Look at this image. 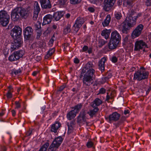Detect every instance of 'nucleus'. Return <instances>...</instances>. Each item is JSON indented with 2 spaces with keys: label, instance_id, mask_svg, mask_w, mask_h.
Returning a JSON list of instances; mask_svg holds the SVG:
<instances>
[{
  "label": "nucleus",
  "instance_id": "nucleus-4",
  "mask_svg": "<svg viewBox=\"0 0 151 151\" xmlns=\"http://www.w3.org/2000/svg\"><path fill=\"white\" fill-rule=\"evenodd\" d=\"M28 12L25 9L21 7H18L14 9L12 12L11 17L14 20L18 19L20 16L24 18H26L28 15Z\"/></svg>",
  "mask_w": 151,
  "mask_h": 151
},
{
  "label": "nucleus",
  "instance_id": "nucleus-14",
  "mask_svg": "<svg viewBox=\"0 0 151 151\" xmlns=\"http://www.w3.org/2000/svg\"><path fill=\"white\" fill-rule=\"evenodd\" d=\"M116 0H104V10H110L114 4Z\"/></svg>",
  "mask_w": 151,
  "mask_h": 151
},
{
  "label": "nucleus",
  "instance_id": "nucleus-16",
  "mask_svg": "<svg viewBox=\"0 0 151 151\" xmlns=\"http://www.w3.org/2000/svg\"><path fill=\"white\" fill-rule=\"evenodd\" d=\"M120 117V114L115 112L110 115L109 116V121H116L119 120Z\"/></svg>",
  "mask_w": 151,
  "mask_h": 151
},
{
  "label": "nucleus",
  "instance_id": "nucleus-25",
  "mask_svg": "<svg viewBox=\"0 0 151 151\" xmlns=\"http://www.w3.org/2000/svg\"><path fill=\"white\" fill-rule=\"evenodd\" d=\"M82 106V104H78L74 107H72V109L77 114L78 113Z\"/></svg>",
  "mask_w": 151,
  "mask_h": 151
},
{
  "label": "nucleus",
  "instance_id": "nucleus-1",
  "mask_svg": "<svg viewBox=\"0 0 151 151\" xmlns=\"http://www.w3.org/2000/svg\"><path fill=\"white\" fill-rule=\"evenodd\" d=\"M95 73V70L93 69H90L85 70L83 69L81 74L83 77V83L86 86H89L93 83V79Z\"/></svg>",
  "mask_w": 151,
  "mask_h": 151
},
{
  "label": "nucleus",
  "instance_id": "nucleus-62",
  "mask_svg": "<svg viewBox=\"0 0 151 151\" xmlns=\"http://www.w3.org/2000/svg\"><path fill=\"white\" fill-rule=\"evenodd\" d=\"M129 111L128 110H125L124 111V114L125 115H126L127 114H129Z\"/></svg>",
  "mask_w": 151,
  "mask_h": 151
},
{
  "label": "nucleus",
  "instance_id": "nucleus-52",
  "mask_svg": "<svg viewBox=\"0 0 151 151\" xmlns=\"http://www.w3.org/2000/svg\"><path fill=\"white\" fill-rule=\"evenodd\" d=\"M5 110L2 109L1 112H0V116H3L5 113Z\"/></svg>",
  "mask_w": 151,
  "mask_h": 151
},
{
  "label": "nucleus",
  "instance_id": "nucleus-60",
  "mask_svg": "<svg viewBox=\"0 0 151 151\" xmlns=\"http://www.w3.org/2000/svg\"><path fill=\"white\" fill-rule=\"evenodd\" d=\"M38 73V71H34L33 72L32 75L34 76H35L37 75Z\"/></svg>",
  "mask_w": 151,
  "mask_h": 151
},
{
  "label": "nucleus",
  "instance_id": "nucleus-22",
  "mask_svg": "<svg viewBox=\"0 0 151 151\" xmlns=\"http://www.w3.org/2000/svg\"><path fill=\"white\" fill-rule=\"evenodd\" d=\"M102 103V101L101 100L98 98H96L93 101L91 104V106L93 107L99 106Z\"/></svg>",
  "mask_w": 151,
  "mask_h": 151
},
{
  "label": "nucleus",
  "instance_id": "nucleus-32",
  "mask_svg": "<svg viewBox=\"0 0 151 151\" xmlns=\"http://www.w3.org/2000/svg\"><path fill=\"white\" fill-rule=\"evenodd\" d=\"M49 144L48 142H46L40 148L39 151H46L49 146Z\"/></svg>",
  "mask_w": 151,
  "mask_h": 151
},
{
  "label": "nucleus",
  "instance_id": "nucleus-24",
  "mask_svg": "<svg viewBox=\"0 0 151 151\" xmlns=\"http://www.w3.org/2000/svg\"><path fill=\"white\" fill-rule=\"evenodd\" d=\"M123 5L128 8H131L133 6V2L132 0H125L124 1Z\"/></svg>",
  "mask_w": 151,
  "mask_h": 151
},
{
  "label": "nucleus",
  "instance_id": "nucleus-53",
  "mask_svg": "<svg viewBox=\"0 0 151 151\" xmlns=\"http://www.w3.org/2000/svg\"><path fill=\"white\" fill-rule=\"evenodd\" d=\"M65 85H63L61 86L59 88V90L60 91H62L65 87Z\"/></svg>",
  "mask_w": 151,
  "mask_h": 151
},
{
  "label": "nucleus",
  "instance_id": "nucleus-6",
  "mask_svg": "<svg viewBox=\"0 0 151 151\" xmlns=\"http://www.w3.org/2000/svg\"><path fill=\"white\" fill-rule=\"evenodd\" d=\"M63 139L60 137L55 138L48 148L49 151H56L60 145Z\"/></svg>",
  "mask_w": 151,
  "mask_h": 151
},
{
  "label": "nucleus",
  "instance_id": "nucleus-8",
  "mask_svg": "<svg viewBox=\"0 0 151 151\" xmlns=\"http://www.w3.org/2000/svg\"><path fill=\"white\" fill-rule=\"evenodd\" d=\"M24 54V50H20L16 51L10 55L9 59L10 61H15L22 57Z\"/></svg>",
  "mask_w": 151,
  "mask_h": 151
},
{
  "label": "nucleus",
  "instance_id": "nucleus-48",
  "mask_svg": "<svg viewBox=\"0 0 151 151\" xmlns=\"http://www.w3.org/2000/svg\"><path fill=\"white\" fill-rule=\"evenodd\" d=\"M146 5L147 6H150L151 5V0H147L146 2Z\"/></svg>",
  "mask_w": 151,
  "mask_h": 151
},
{
  "label": "nucleus",
  "instance_id": "nucleus-58",
  "mask_svg": "<svg viewBox=\"0 0 151 151\" xmlns=\"http://www.w3.org/2000/svg\"><path fill=\"white\" fill-rule=\"evenodd\" d=\"M53 42H54V40L52 39H51L50 40V41L49 42V43L50 45L51 44V45L53 44Z\"/></svg>",
  "mask_w": 151,
  "mask_h": 151
},
{
  "label": "nucleus",
  "instance_id": "nucleus-51",
  "mask_svg": "<svg viewBox=\"0 0 151 151\" xmlns=\"http://www.w3.org/2000/svg\"><path fill=\"white\" fill-rule=\"evenodd\" d=\"M74 62L75 63L78 64L79 63V60L78 58H76L74 59Z\"/></svg>",
  "mask_w": 151,
  "mask_h": 151
},
{
  "label": "nucleus",
  "instance_id": "nucleus-46",
  "mask_svg": "<svg viewBox=\"0 0 151 151\" xmlns=\"http://www.w3.org/2000/svg\"><path fill=\"white\" fill-rule=\"evenodd\" d=\"M12 92L8 91L7 93H6V96L8 98L10 99L12 97Z\"/></svg>",
  "mask_w": 151,
  "mask_h": 151
},
{
  "label": "nucleus",
  "instance_id": "nucleus-2",
  "mask_svg": "<svg viewBox=\"0 0 151 151\" xmlns=\"http://www.w3.org/2000/svg\"><path fill=\"white\" fill-rule=\"evenodd\" d=\"M121 40V35L117 31L112 32L111 34L110 41L108 44L109 48L111 50L116 48Z\"/></svg>",
  "mask_w": 151,
  "mask_h": 151
},
{
  "label": "nucleus",
  "instance_id": "nucleus-33",
  "mask_svg": "<svg viewBox=\"0 0 151 151\" xmlns=\"http://www.w3.org/2000/svg\"><path fill=\"white\" fill-rule=\"evenodd\" d=\"M110 29H107L104 28V38L107 39L109 38V35L111 33Z\"/></svg>",
  "mask_w": 151,
  "mask_h": 151
},
{
  "label": "nucleus",
  "instance_id": "nucleus-28",
  "mask_svg": "<svg viewBox=\"0 0 151 151\" xmlns=\"http://www.w3.org/2000/svg\"><path fill=\"white\" fill-rule=\"evenodd\" d=\"M55 50V49L54 48L50 49L48 51L47 55L45 56V58L47 59L49 58L54 53Z\"/></svg>",
  "mask_w": 151,
  "mask_h": 151
},
{
  "label": "nucleus",
  "instance_id": "nucleus-39",
  "mask_svg": "<svg viewBox=\"0 0 151 151\" xmlns=\"http://www.w3.org/2000/svg\"><path fill=\"white\" fill-rule=\"evenodd\" d=\"M39 12H40L34 11V14L33 17L34 20H35L37 19Z\"/></svg>",
  "mask_w": 151,
  "mask_h": 151
},
{
  "label": "nucleus",
  "instance_id": "nucleus-43",
  "mask_svg": "<svg viewBox=\"0 0 151 151\" xmlns=\"http://www.w3.org/2000/svg\"><path fill=\"white\" fill-rule=\"evenodd\" d=\"M67 0H59V3L61 5H65L67 2Z\"/></svg>",
  "mask_w": 151,
  "mask_h": 151
},
{
  "label": "nucleus",
  "instance_id": "nucleus-20",
  "mask_svg": "<svg viewBox=\"0 0 151 151\" xmlns=\"http://www.w3.org/2000/svg\"><path fill=\"white\" fill-rule=\"evenodd\" d=\"M77 113L73 109L69 112L67 115V117L69 120H71L74 118Z\"/></svg>",
  "mask_w": 151,
  "mask_h": 151
},
{
  "label": "nucleus",
  "instance_id": "nucleus-40",
  "mask_svg": "<svg viewBox=\"0 0 151 151\" xmlns=\"http://www.w3.org/2000/svg\"><path fill=\"white\" fill-rule=\"evenodd\" d=\"M134 12L133 9L129 10L127 17H132V16L134 14Z\"/></svg>",
  "mask_w": 151,
  "mask_h": 151
},
{
  "label": "nucleus",
  "instance_id": "nucleus-3",
  "mask_svg": "<svg viewBox=\"0 0 151 151\" xmlns=\"http://www.w3.org/2000/svg\"><path fill=\"white\" fill-rule=\"evenodd\" d=\"M137 19L134 17H127L125 21L120 25L122 32L124 33H127L129 29L134 27L136 24Z\"/></svg>",
  "mask_w": 151,
  "mask_h": 151
},
{
  "label": "nucleus",
  "instance_id": "nucleus-45",
  "mask_svg": "<svg viewBox=\"0 0 151 151\" xmlns=\"http://www.w3.org/2000/svg\"><path fill=\"white\" fill-rule=\"evenodd\" d=\"M104 45V41L103 40H100L99 42V47H101Z\"/></svg>",
  "mask_w": 151,
  "mask_h": 151
},
{
  "label": "nucleus",
  "instance_id": "nucleus-44",
  "mask_svg": "<svg viewBox=\"0 0 151 151\" xmlns=\"http://www.w3.org/2000/svg\"><path fill=\"white\" fill-rule=\"evenodd\" d=\"M21 70L19 68L18 69L15 70L14 71V73L17 75L20 74L21 73Z\"/></svg>",
  "mask_w": 151,
  "mask_h": 151
},
{
  "label": "nucleus",
  "instance_id": "nucleus-19",
  "mask_svg": "<svg viewBox=\"0 0 151 151\" xmlns=\"http://www.w3.org/2000/svg\"><path fill=\"white\" fill-rule=\"evenodd\" d=\"M63 12H57L54 14L53 17L55 20L57 21L59 20L63 16Z\"/></svg>",
  "mask_w": 151,
  "mask_h": 151
},
{
  "label": "nucleus",
  "instance_id": "nucleus-5",
  "mask_svg": "<svg viewBox=\"0 0 151 151\" xmlns=\"http://www.w3.org/2000/svg\"><path fill=\"white\" fill-rule=\"evenodd\" d=\"M149 73L146 71L143 67L140 68L139 69L134 73L133 79L134 80L140 81L148 78Z\"/></svg>",
  "mask_w": 151,
  "mask_h": 151
},
{
  "label": "nucleus",
  "instance_id": "nucleus-41",
  "mask_svg": "<svg viewBox=\"0 0 151 151\" xmlns=\"http://www.w3.org/2000/svg\"><path fill=\"white\" fill-rule=\"evenodd\" d=\"M81 0H70L71 4H78L81 2Z\"/></svg>",
  "mask_w": 151,
  "mask_h": 151
},
{
  "label": "nucleus",
  "instance_id": "nucleus-17",
  "mask_svg": "<svg viewBox=\"0 0 151 151\" xmlns=\"http://www.w3.org/2000/svg\"><path fill=\"white\" fill-rule=\"evenodd\" d=\"M52 16L51 15L48 14L46 15L43 18V25L50 23L52 20Z\"/></svg>",
  "mask_w": 151,
  "mask_h": 151
},
{
  "label": "nucleus",
  "instance_id": "nucleus-23",
  "mask_svg": "<svg viewBox=\"0 0 151 151\" xmlns=\"http://www.w3.org/2000/svg\"><path fill=\"white\" fill-rule=\"evenodd\" d=\"M99 109L97 107H94L93 109H90L87 113L91 117H93L98 111Z\"/></svg>",
  "mask_w": 151,
  "mask_h": 151
},
{
  "label": "nucleus",
  "instance_id": "nucleus-27",
  "mask_svg": "<svg viewBox=\"0 0 151 151\" xmlns=\"http://www.w3.org/2000/svg\"><path fill=\"white\" fill-rule=\"evenodd\" d=\"M99 68L101 72L104 71V58H102L99 62Z\"/></svg>",
  "mask_w": 151,
  "mask_h": 151
},
{
  "label": "nucleus",
  "instance_id": "nucleus-54",
  "mask_svg": "<svg viewBox=\"0 0 151 151\" xmlns=\"http://www.w3.org/2000/svg\"><path fill=\"white\" fill-rule=\"evenodd\" d=\"M11 112L13 116H15L16 114V111L14 110H12Z\"/></svg>",
  "mask_w": 151,
  "mask_h": 151
},
{
  "label": "nucleus",
  "instance_id": "nucleus-30",
  "mask_svg": "<svg viewBox=\"0 0 151 151\" xmlns=\"http://www.w3.org/2000/svg\"><path fill=\"white\" fill-rule=\"evenodd\" d=\"M111 17L110 14H108L104 20V27L109 25L111 21Z\"/></svg>",
  "mask_w": 151,
  "mask_h": 151
},
{
  "label": "nucleus",
  "instance_id": "nucleus-57",
  "mask_svg": "<svg viewBox=\"0 0 151 151\" xmlns=\"http://www.w3.org/2000/svg\"><path fill=\"white\" fill-rule=\"evenodd\" d=\"M36 45H37V43H34L32 45V47L33 48H35L37 47Z\"/></svg>",
  "mask_w": 151,
  "mask_h": 151
},
{
  "label": "nucleus",
  "instance_id": "nucleus-49",
  "mask_svg": "<svg viewBox=\"0 0 151 151\" xmlns=\"http://www.w3.org/2000/svg\"><path fill=\"white\" fill-rule=\"evenodd\" d=\"M88 10L91 12H93L95 11L94 9L92 7H89L88 8Z\"/></svg>",
  "mask_w": 151,
  "mask_h": 151
},
{
  "label": "nucleus",
  "instance_id": "nucleus-12",
  "mask_svg": "<svg viewBox=\"0 0 151 151\" xmlns=\"http://www.w3.org/2000/svg\"><path fill=\"white\" fill-rule=\"evenodd\" d=\"M22 41L21 38L17 39L12 43L10 50L12 51L15 49L20 47L22 45Z\"/></svg>",
  "mask_w": 151,
  "mask_h": 151
},
{
  "label": "nucleus",
  "instance_id": "nucleus-55",
  "mask_svg": "<svg viewBox=\"0 0 151 151\" xmlns=\"http://www.w3.org/2000/svg\"><path fill=\"white\" fill-rule=\"evenodd\" d=\"M88 49V47L86 46H84L83 48V50L84 51H87Z\"/></svg>",
  "mask_w": 151,
  "mask_h": 151
},
{
  "label": "nucleus",
  "instance_id": "nucleus-37",
  "mask_svg": "<svg viewBox=\"0 0 151 151\" xmlns=\"http://www.w3.org/2000/svg\"><path fill=\"white\" fill-rule=\"evenodd\" d=\"M15 109H19L21 108V102L20 101H16L15 102Z\"/></svg>",
  "mask_w": 151,
  "mask_h": 151
},
{
  "label": "nucleus",
  "instance_id": "nucleus-42",
  "mask_svg": "<svg viewBox=\"0 0 151 151\" xmlns=\"http://www.w3.org/2000/svg\"><path fill=\"white\" fill-rule=\"evenodd\" d=\"M111 60L112 62L116 63L118 61V58L115 56H113L111 58Z\"/></svg>",
  "mask_w": 151,
  "mask_h": 151
},
{
  "label": "nucleus",
  "instance_id": "nucleus-56",
  "mask_svg": "<svg viewBox=\"0 0 151 151\" xmlns=\"http://www.w3.org/2000/svg\"><path fill=\"white\" fill-rule=\"evenodd\" d=\"M142 15L141 13H139L137 14V16H134V17L137 19V18L141 17Z\"/></svg>",
  "mask_w": 151,
  "mask_h": 151
},
{
  "label": "nucleus",
  "instance_id": "nucleus-38",
  "mask_svg": "<svg viewBox=\"0 0 151 151\" xmlns=\"http://www.w3.org/2000/svg\"><path fill=\"white\" fill-rule=\"evenodd\" d=\"M94 143L91 141H88L86 143V146L88 148H91L93 147Z\"/></svg>",
  "mask_w": 151,
  "mask_h": 151
},
{
  "label": "nucleus",
  "instance_id": "nucleus-36",
  "mask_svg": "<svg viewBox=\"0 0 151 151\" xmlns=\"http://www.w3.org/2000/svg\"><path fill=\"white\" fill-rule=\"evenodd\" d=\"M115 17L117 19H120L122 17L121 13L119 12H116L115 13Z\"/></svg>",
  "mask_w": 151,
  "mask_h": 151
},
{
  "label": "nucleus",
  "instance_id": "nucleus-21",
  "mask_svg": "<svg viewBox=\"0 0 151 151\" xmlns=\"http://www.w3.org/2000/svg\"><path fill=\"white\" fill-rule=\"evenodd\" d=\"M32 32V29L30 27H27L23 31L24 35L27 36V37L30 36Z\"/></svg>",
  "mask_w": 151,
  "mask_h": 151
},
{
  "label": "nucleus",
  "instance_id": "nucleus-31",
  "mask_svg": "<svg viewBox=\"0 0 151 151\" xmlns=\"http://www.w3.org/2000/svg\"><path fill=\"white\" fill-rule=\"evenodd\" d=\"M129 37L127 35L126 36L123 37L122 39L123 41V45H127L130 43V42L129 41Z\"/></svg>",
  "mask_w": 151,
  "mask_h": 151
},
{
  "label": "nucleus",
  "instance_id": "nucleus-15",
  "mask_svg": "<svg viewBox=\"0 0 151 151\" xmlns=\"http://www.w3.org/2000/svg\"><path fill=\"white\" fill-rule=\"evenodd\" d=\"M40 2L41 6L43 9H50L51 7L50 0H40Z\"/></svg>",
  "mask_w": 151,
  "mask_h": 151
},
{
  "label": "nucleus",
  "instance_id": "nucleus-61",
  "mask_svg": "<svg viewBox=\"0 0 151 151\" xmlns=\"http://www.w3.org/2000/svg\"><path fill=\"white\" fill-rule=\"evenodd\" d=\"M110 98V96L108 95V93H107V95L106 96V101H108L109 100V99Z\"/></svg>",
  "mask_w": 151,
  "mask_h": 151
},
{
  "label": "nucleus",
  "instance_id": "nucleus-35",
  "mask_svg": "<svg viewBox=\"0 0 151 151\" xmlns=\"http://www.w3.org/2000/svg\"><path fill=\"white\" fill-rule=\"evenodd\" d=\"M71 31L70 26H68L67 27L64 29V33L65 34L70 32Z\"/></svg>",
  "mask_w": 151,
  "mask_h": 151
},
{
  "label": "nucleus",
  "instance_id": "nucleus-63",
  "mask_svg": "<svg viewBox=\"0 0 151 151\" xmlns=\"http://www.w3.org/2000/svg\"><path fill=\"white\" fill-rule=\"evenodd\" d=\"M122 0H119L117 2V4L118 5H121L122 4Z\"/></svg>",
  "mask_w": 151,
  "mask_h": 151
},
{
  "label": "nucleus",
  "instance_id": "nucleus-9",
  "mask_svg": "<svg viewBox=\"0 0 151 151\" xmlns=\"http://www.w3.org/2000/svg\"><path fill=\"white\" fill-rule=\"evenodd\" d=\"M145 47L149 48L145 42L143 40H137L135 42L134 45L135 51H139Z\"/></svg>",
  "mask_w": 151,
  "mask_h": 151
},
{
  "label": "nucleus",
  "instance_id": "nucleus-50",
  "mask_svg": "<svg viewBox=\"0 0 151 151\" xmlns=\"http://www.w3.org/2000/svg\"><path fill=\"white\" fill-rule=\"evenodd\" d=\"M8 91L10 92H12L13 91V88L11 86H9L8 87Z\"/></svg>",
  "mask_w": 151,
  "mask_h": 151
},
{
  "label": "nucleus",
  "instance_id": "nucleus-18",
  "mask_svg": "<svg viewBox=\"0 0 151 151\" xmlns=\"http://www.w3.org/2000/svg\"><path fill=\"white\" fill-rule=\"evenodd\" d=\"M61 126L60 123L58 122H55V123L51 125V131L55 133L57 132L58 129Z\"/></svg>",
  "mask_w": 151,
  "mask_h": 151
},
{
  "label": "nucleus",
  "instance_id": "nucleus-10",
  "mask_svg": "<svg viewBox=\"0 0 151 151\" xmlns=\"http://www.w3.org/2000/svg\"><path fill=\"white\" fill-rule=\"evenodd\" d=\"M144 28V26L141 24L138 25L133 31L132 36L133 38L138 37L141 34Z\"/></svg>",
  "mask_w": 151,
  "mask_h": 151
},
{
  "label": "nucleus",
  "instance_id": "nucleus-13",
  "mask_svg": "<svg viewBox=\"0 0 151 151\" xmlns=\"http://www.w3.org/2000/svg\"><path fill=\"white\" fill-rule=\"evenodd\" d=\"M22 32V29L19 27L15 26L12 30L11 35L13 38H14L15 37H19L21 34Z\"/></svg>",
  "mask_w": 151,
  "mask_h": 151
},
{
  "label": "nucleus",
  "instance_id": "nucleus-29",
  "mask_svg": "<svg viewBox=\"0 0 151 151\" xmlns=\"http://www.w3.org/2000/svg\"><path fill=\"white\" fill-rule=\"evenodd\" d=\"M92 3L96 4L98 5H101L104 3L103 0H89Z\"/></svg>",
  "mask_w": 151,
  "mask_h": 151
},
{
  "label": "nucleus",
  "instance_id": "nucleus-59",
  "mask_svg": "<svg viewBox=\"0 0 151 151\" xmlns=\"http://www.w3.org/2000/svg\"><path fill=\"white\" fill-rule=\"evenodd\" d=\"M99 93L103 94L104 93V88H101L99 91Z\"/></svg>",
  "mask_w": 151,
  "mask_h": 151
},
{
  "label": "nucleus",
  "instance_id": "nucleus-34",
  "mask_svg": "<svg viewBox=\"0 0 151 151\" xmlns=\"http://www.w3.org/2000/svg\"><path fill=\"white\" fill-rule=\"evenodd\" d=\"M34 10L37 12H40V10L39 5L38 2L35 1L34 4Z\"/></svg>",
  "mask_w": 151,
  "mask_h": 151
},
{
  "label": "nucleus",
  "instance_id": "nucleus-26",
  "mask_svg": "<svg viewBox=\"0 0 151 151\" xmlns=\"http://www.w3.org/2000/svg\"><path fill=\"white\" fill-rule=\"evenodd\" d=\"M86 114L85 112H82V111L81 112L79 115L78 116V119L81 120V119L83 122H85L86 120Z\"/></svg>",
  "mask_w": 151,
  "mask_h": 151
},
{
  "label": "nucleus",
  "instance_id": "nucleus-7",
  "mask_svg": "<svg viewBox=\"0 0 151 151\" xmlns=\"http://www.w3.org/2000/svg\"><path fill=\"white\" fill-rule=\"evenodd\" d=\"M10 16L5 11L0 12V24L3 26H6L8 24Z\"/></svg>",
  "mask_w": 151,
  "mask_h": 151
},
{
  "label": "nucleus",
  "instance_id": "nucleus-64",
  "mask_svg": "<svg viewBox=\"0 0 151 151\" xmlns=\"http://www.w3.org/2000/svg\"><path fill=\"white\" fill-rule=\"evenodd\" d=\"M57 27V24H54L52 26V28L54 29H56Z\"/></svg>",
  "mask_w": 151,
  "mask_h": 151
},
{
  "label": "nucleus",
  "instance_id": "nucleus-11",
  "mask_svg": "<svg viewBox=\"0 0 151 151\" xmlns=\"http://www.w3.org/2000/svg\"><path fill=\"white\" fill-rule=\"evenodd\" d=\"M84 22L83 18L79 17H78L73 26L74 31L77 33L78 31L82 24L84 23Z\"/></svg>",
  "mask_w": 151,
  "mask_h": 151
},
{
  "label": "nucleus",
  "instance_id": "nucleus-47",
  "mask_svg": "<svg viewBox=\"0 0 151 151\" xmlns=\"http://www.w3.org/2000/svg\"><path fill=\"white\" fill-rule=\"evenodd\" d=\"M112 76V75L111 73L109 74L107 77H104V81L108 80L109 78H111Z\"/></svg>",
  "mask_w": 151,
  "mask_h": 151
}]
</instances>
